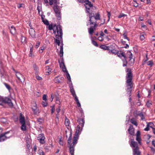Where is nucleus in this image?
Returning <instances> with one entry per match:
<instances>
[{"label":"nucleus","instance_id":"1","mask_svg":"<svg viewBox=\"0 0 155 155\" xmlns=\"http://www.w3.org/2000/svg\"><path fill=\"white\" fill-rule=\"evenodd\" d=\"M48 28L49 30H53V33L55 35V38H54V42L58 45H60V41L62 40L63 33L62 29L60 25H56L51 24L48 25Z\"/></svg>","mask_w":155,"mask_h":155},{"label":"nucleus","instance_id":"2","mask_svg":"<svg viewBox=\"0 0 155 155\" xmlns=\"http://www.w3.org/2000/svg\"><path fill=\"white\" fill-rule=\"evenodd\" d=\"M126 71L127 72L126 76L127 94L128 96L130 97L131 95L132 88L133 86L132 81L133 74L130 69L127 68Z\"/></svg>","mask_w":155,"mask_h":155},{"label":"nucleus","instance_id":"3","mask_svg":"<svg viewBox=\"0 0 155 155\" xmlns=\"http://www.w3.org/2000/svg\"><path fill=\"white\" fill-rule=\"evenodd\" d=\"M79 127V126H77L74 136L73 138V142L71 143L72 133L71 131L70 132L69 137L68 140V146L75 147L77 143V141L79 138V135L81 134V132L83 129V128Z\"/></svg>","mask_w":155,"mask_h":155},{"label":"nucleus","instance_id":"4","mask_svg":"<svg viewBox=\"0 0 155 155\" xmlns=\"http://www.w3.org/2000/svg\"><path fill=\"white\" fill-rule=\"evenodd\" d=\"M130 146L132 148L133 155H140L141 152L140 151L137 143L132 139L130 143Z\"/></svg>","mask_w":155,"mask_h":155},{"label":"nucleus","instance_id":"5","mask_svg":"<svg viewBox=\"0 0 155 155\" xmlns=\"http://www.w3.org/2000/svg\"><path fill=\"white\" fill-rule=\"evenodd\" d=\"M2 102L7 104L11 108L13 106V104L10 98L7 97L3 98L0 96V105L2 104Z\"/></svg>","mask_w":155,"mask_h":155},{"label":"nucleus","instance_id":"6","mask_svg":"<svg viewBox=\"0 0 155 155\" xmlns=\"http://www.w3.org/2000/svg\"><path fill=\"white\" fill-rule=\"evenodd\" d=\"M45 137L43 134H38L37 137V140L39 141L40 143L41 144H44L45 143Z\"/></svg>","mask_w":155,"mask_h":155},{"label":"nucleus","instance_id":"7","mask_svg":"<svg viewBox=\"0 0 155 155\" xmlns=\"http://www.w3.org/2000/svg\"><path fill=\"white\" fill-rule=\"evenodd\" d=\"M89 17V20L88 22H87V25L88 26L89 25H94L95 23H96L94 21L96 20L94 19V16H92V14H91L88 16Z\"/></svg>","mask_w":155,"mask_h":155},{"label":"nucleus","instance_id":"8","mask_svg":"<svg viewBox=\"0 0 155 155\" xmlns=\"http://www.w3.org/2000/svg\"><path fill=\"white\" fill-rule=\"evenodd\" d=\"M110 47L108 53L110 54L112 53L113 54L116 55L117 54L118 50L114 49V46L113 45H110Z\"/></svg>","mask_w":155,"mask_h":155},{"label":"nucleus","instance_id":"9","mask_svg":"<svg viewBox=\"0 0 155 155\" xmlns=\"http://www.w3.org/2000/svg\"><path fill=\"white\" fill-rule=\"evenodd\" d=\"M16 75L18 79L22 83L24 82L25 78L24 76L19 72H15Z\"/></svg>","mask_w":155,"mask_h":155},{"label":"nucleus","instance_id":"10","mask_svg":"<svg viewBox=\"0 0 155 155\" xmlns=\"http://www.w3.org/2000/svg\"><path fill=\"white\" fill-rule=\"evenodd\" d=\"M69 87L70 89V91L73 97L74 98V99L78 98L75 94L72 83L70 84Z\"/></svg>","mask_w":155,"mask_h":155},{"label":"nucleus","instance_id":"11","mask_svg":"<svg viewBox=\"0 0 155 155\" xmlns=\"http://www.w3.org/2000/svg\"><path fill=\"white\" fill-rule=\"evenodd\" d=\"M97 26V24L96 23H95L93 26H91L89 28H88L89 33L91 35L96 29V27Z\"/></svg>","mask_w":155,"mask_h":155},{"label":"nucleus","instance_id":"12","mask_svg":"<svg viewBox=\"0 0 155 155\" xmlns=\"http://www.w3.org/2000/svg\"><path fill=\"white\" fill-rule=\"evenodd\" d=\"M77 122L78 123V125L77 126H79V127L83 128L85 123L84 119H79L77 120Z\"/></svg>","mask_w":155,"mask_h":155},{"label":"nucleus","instance_id":"13","mask_svg":"<svg viewBox=\"0 0 155 155\" xmlns=\"http://www.w3.org/2000/svg\"><path fill=\"white\" fill-rule=\"evenodd\" d=\"M58 62L59 64L60 67L62 69V71H66L67 69L66 68L64 64L63 59L62 58L61 62H60V60H59Z\"/></svg>","mask_w":155,"mask_h":155},{"label":"nucleus","instance_id":"14","mask_svg":"<svg viewBox=\"0 0 155 155\" xmlns=\"http://www.w3.org/2000/svg\"><path fill=\"white\" fill-rule=\"evenodd\" d=\"M7 134V133H5L0 135V142L4 141L9 138L6 136V134Z\"/></svg>","mask_w":155,"mask_h":155},{"label":"nucleus","instance_id":"15","mask_svg":"<svg viewBox=\"0 0 155 155\" xmlns=\"http://www.w3.org/2000/svg\"><path fill=\"white\" fill-rule=\"evenodd\" d=\"M128 131L130 134L131 135H134V129L132 125H130L128 129Z\"/></svg>","mask_w":155,"mask_h":155},{"label":"nucleus","instance_id":"16","mask_svg":"<svg viewBox=\"0 0 155 155\" xmlns=\"http://www.w3.org/2000/svg\"><path fill=\"white\" fill-rule=\"evenodd\" d=\"M19 121L21 124L25 123V117L21 113L19 114Z\"/></svg>","mask_w":155,"mask_h":155},{"label":"nucleus","instance_id":"17","mask_svg":"<svg viewBox=\"0 0 155 155\" xmlns=\"http://www.w3.org/2000/svg\"><path fill=\"white\" fill-rule=\"evenodd\" d=\"M117 54L116 55L120 58H121L122 57H123L124 59L126 58V56L125 53L123 52H122L121 53H120L119 51H118Z\"/></svg>","mask_w":155,"mask_h":155},{"label":"nucleus","instance_id":"18","mask_svg":"<svg viewBox=\"0 0 155 155\" xmlns=\"http://www.w3.org/2000/svg\"><path fill=\"white\" fill-rule=\"evenodd\" d=\"M9 29L10 30L11 33L13 35H14L16 32L15 28L13 26H11L10 27H9Z\"/></svg>","mask_w":155,"mask_h":155},{"label":"nucleus","instance_id":"19","mask_svg":"<svg viewBox=\"0 0 155 155\" xmlns=\"http://www.w3.org/2000/svg\"><path fill=\"white\" fill-rule=\"evenodd\" d=\"M69 148V153L71 155H74V147L68 146Z\"/></svg>","mask_w":155,"mask_h":155},{"label":"nucleus","instance_id":"20","mask_svg":"<svg viewBox=\"0 0 155 155\" xmlns=\"http://www.w3.org/2000/svg\"><path fill=\"white\" fill-rule=\"evenodd\" d=\"M86 5L88 7H91L93 6V4L89 0H87L85 2L84 6H85Z\"/></svg>","mask_w":155,"mask_h":155},{"label":"nucleus","instance_id":"21","mask_svg":"<svg viewBox=\"0 0 155 155\" xmlns=\"http://www.w3.org/2000/svg\"><path fill=\"white\" fill-rule=\"evenodd\" d=\"M100 48L104 50H108L109 51L110 48V46H106L105 45H102L100 46Z\"/></svg>","mask_w":155,"mask_h":155},{"label":"nucleus","instance_id":"22","mask_svg":"<svg viewBox=\"0 0 155 155\" xmlns=\"http://www.w3.org/2000/svg\"><path fill=\"white\" fill-rule=\"evenodd\" d=\"M63 44L60 46V57H62L63 55Z\"/></svg>","mask_w":155,"mask_h":155},{"label":"nucleus","instance_id":"23","mask_svg":"<svg viewBox=\"0 0 155 155\" xmlns=\"http://www.w3.org/2000/svg\"><path fill=\"white\" fill-rule=\"evenodd\" d=\"M130 122L134 125L137 126L138 124L135 120V118H133L130 120Z\"/></svg>","mask_w":155,"mask_h":155},{"label":"nucleus","instance_id":"24","mask_svg":"<svg viewBox=\"0 0 155 155\" xmlns=\"http://www.w3.org/2000/svg\"><path fill=\"white\" fill-rule=\"evenodd\" d=\"M29 34L32 37L34 38L35 37V30L32 29H31V30L29 31Z\"/></svg>","mask_w":155,"mask_h":155},{"label":"nucleus","instance_id":"25","mask_svg":"<svg viewBox=\"0 0 155 155\" xmlns=\"http://www.w3.org/2000/svg\"><path fill=\"white\" fill-rule=\"evenodd\" d=\"M64 124L66 127H69L70 124L69 120L66 117H65Z\"/></svg>","mask_w":155,"mask_h":155},{"label":"nucleus","instance_id":"26","mask_svg":"<svg viewBox=\"0 0 155 155\" xmlns=\"http://www.w3.org/2000/svg\"><path fill=\"white\" fill-rule=\"evenodd\" d=\"M64 72H65L66 73V76L68 79V80L69 81H71V78L70 76L68 73V71L66 70V71H63Z\"/></svg>","mask_w":155,"mask_h":155},{"label":"nucleus","instance_id":"27","mask_svg":"<svg viewBox=\"0 0 155 155\" xmlns=\"http://www.w3.org/2000/svg\"><path fill=\"white\" fill-rule=\"evenodd\" d=\"M85 8H86V12L87 13H88V15H87L88 16L89 15H90L91 14H92V13L91 12H90V7H88L86 5L85 6Z\"/></svg>","mask_w":155,"mask_h":155},{"label":"nucleus","instance_id":"28","mask_svg":"<svg viewBox=\"0 0 155 155\" xmlns=\"http://www.w3.org/2000/svg\"><path fill=\"white\" fill-rule=\"evenodd\" d=\"M33 68L35 71V74H38V68L37 66L35 64H34L33 65Z\"/></svg>","mask_w":155,"mask_h":155},{"label":"nucleus","instance_id":"29","mask_svg":"<svg viewBox=\"0 0 155 155\" xmlns=\"http://www.w3.org/2000/svg\"><path fill=\"white\" fill-rule=\"evenodd\" d=\"M53 9L55 14L60 12V11L59 10V8L57 5H55L53 7Z\"/></svg>","mask_w":155,"mask_h":155},{"label":"nucleus","instance_id":"30","mask_svg":"<svg viewBox=\"0 0 155 155\" xmlns=\"http://www.w3.org/2000/svg\"><path fill=\"white\" fill-rule=\"evenodd\" d=\"M41 19L42 22L44 23L45 24L47 25H49V21L47 20L46 19H44L42 16L41 17Z\"/></svg>","mask_w":155,"mask_h":155},{"label":"nucleus","instance_id":"31","mask_svg":"<svg viewBox=\"0 0 155 155\" xmlns=\"http://www.w3.org/2000/svg\"><path fill=\"white\" fill-rule=\"evenodd\" d=\"M34 114L35 115H38L40 113V111L38 108L36 109H34L32 110Z\"/></svg>","mask_w":155,"mask_h":155},{"label":"nucleus","instance_id":"32","mask_svg":"<svg viewBox=\"0 0 155 155\" xmlns=\"http://www.w3.org/2000/svg\"><path fill=\"white\" fill-rule=\"evenodd\" d=\"M94 18L95 20H100V17L99 13V12H98L97 14H96L95 16H94Z\"/></svg>","mask_w":155,"mask_h":155},{"label":"nucleus","instance_id":"33","mask_svg":"<svg viewBox=\"0 0 155 155\" xmlns=\"http://www.w3.org/2000/svg\"><path fill=\"white\" fill-rule=\"evenodd\" d=\"M127 54L128 55H129V58L130 59V61L134 59L133 58V54L130 51H127Z\"/></svg>","mask_w":155,"mask_h":155},{"label":"nucleus","instance_id":"34","mask_svg":"<svg viewBox=\"0 0 155 155\" xmlns=\"http://www.w3.org/2000/svg\"><path fill=\"white\" fill-rule=\"evenodd\" d=\"M58 76L56 77L54 79V81L56 83H61V81L58 78Z\"/></svg>","mask_w":155,"mask_h":155},{"label":"nucleus","instance_id":"35","mask_svg":"<svg viewBox=\"0 0 155 155\" xmlns=\"http://www.w3.org/2000/svg\"><path fill=\"white\" fill-rule=\"evenodd\" d=\"M3 84L5 85L6 87L8 90L9 91H10V90L12 89L11 87L10 86L6 83H3Z\"/></svg>","mask_w":155,"mask_h":155},{"label":"nucleus","instance_id":"36","mask_svg":"<svg viewBox=\"0 0 155 155\" xmlns=\"http://www.w3.org/2000/svg\"><path fill=\"white\" fill-rule=\"evenodd\" d=\"M44 119L42 118H39L37 119V121L39 123V124H41L43 123Z\"/></svg>","mask_w":155,"mask_h":155},{"label":"nucleus","instance_id":"37","mask_svg":"<svg viewBox=\"0 0 155 155\" xmlns=\"http://www.w3.org/2000/svg\"><path fill=\"white\" fill-rule=\"evenodd\" d=\"M147 65L148 66H150L151 67H152L153 65V63L152 61H149L146 62Z\"/></svg>","mask_w":155,"mask_h":155},{"label":"nucleus","instance_id":"38","mask_svg":"<svg viewBox=\"0 0 155 155\" xmlns=\"http://www.w3.org/2000/svg\"><path fill=\"white\" fill-rule=\"evenodd\" d=\"M22 126L21 127V130L23 131H25L26 130V127L25 125V123L22 124Z\"/></svg>","mask_w":155,"mask_h":155},{"label":"nucleus","instance_id":"39","mask_svg":"<svg viewBox=\"0 0 155 155\" xmlns=\"http://www.w3.org/2000/svg\"><path fill=\"white\" fill-rule=\"evenodd\" d=\"M21 42L22 43H24V44L26 43V38L25 37L21 36Z\"/></svg>","mask_w":155,"mask_h":155},{"label":"nucleus","instance_id":"40","mask_svg":"<svg viewBox=\"0 0 155 155\" xmlns=\"http://www.w3.org/2000/svg\"><path fill=\"white\" fill-rule=\"evenodd\" d=\"M137 115L141 117V120H143L145 119L144 116L142 112L138 114Z\"/></svg>","mask_w":155,"mask_h":155},{"label":"nucleus","instance_id":"41","mask_svg":"<svg viewBox=\"0 0 155 155\" xmlns=\"http://www.w3.org/2000/svg\"><path fill=\"white\" fill-rule=\"evenodd\" d=\"M55 15L57 19L58 20H60L61 18L60 12L58 13H56Z\"/></svg>","mask_w":155,"mask_h":155},{"label":"nucleus","instance_id":"42","mask_svg":"<svg viewBox=\"0 0 155 155\" xmlns=\"http://www.w3.org/2000/svg\"><path fill=\"white\" fill-rule=\"evenodd\" d=\"M134 61V59H133L132 60L130 61V60L128 61V64L130 66H132L133 65Z\"/></svg>","mask_w":155,"mask_h":155},{"label":"nucleus","instance_id":"43","mask_svg":"<svg viewBox=\"0 0 155 155\" xmlns=\"http://www.w3.org/2000/svg\"><path fill=\"white\" fill-rule=\"evenodd\" d=\"M45 68L47 72L49 73L51 71V69L50 68L49 66H46Z\"/></svg>","mask_w":155,"mask_h":155},{"label":"nucleus","instance_id":"44","mask_svg":"<svg viewBox=\"0 0 155 155\" xmlns=\"http://www.w3.org/2000/svg\"><path fill=\"white\" fill-rule=\"evenodd\" d=\"M75 101L76 102L77 105L78 107H80L81 106V105L80 103L79 100L78 98L74 99Z\"/></svg>","mask_w":155,"mask_h":155},{"label":"nucleus","instance_id":"45","mask_svg":"<svg viewBox=\"0 0 155 155\" xmlns=\"http://www.w3.org/2000/svg\"><path fill=\"white\" fill-rule=\"evenodd\" d=\"M92 44L94 45L96 47L98 46V45L97 44L96 41H95L92 40Z\"/></svg>","mask_w":155,"mask_h":155},{"label":"nucleus","instance_id":"46","mask_svg":"<svg viewBox=\"0 0 155 155\" xmlns=\"http://www.w3.org/2000/svg\"><path fill=\"white\" fill-rule=\"evenodd\" d=\"M124 64L123 65V67H125L127 65V62L126 60V58L124 59V60L123 61Z\"/></svg>","mask_w":155,"mask_h":155},{"label":"nucleus","instance_id":"47","mask_svg":"<svg viewBox=\"0 0 155 155\" xmlns=\"http://www.w3.org/2000/svg\"><path fill=\"white\" fill-rule=\"evenodd\" d=\"M51 114H52L54 112L55 110V107L54 106H51Z\"/></svg>","mask_w":155,"mask_h":155},{"label":"nucleus","instance_id":"48","mask_svg":"<svg viewBox=\"0 0 155 155\" xmlns=\"http://www.w3.org/2000/svg\"><path fill=\"white\" fill-rule=\"evenodd\" d=\"M56 102L57 104H59L60 103V102L59 101V98L58 97H56Z\"/></svg>","mask_w":155,"mask_h":155},{"label":"nucleus","instance_id":"49","mask_svg":"<svg viewBox=\"0 0 155 155\" xmlns=\"http://www.w3.org/2000/svg\"><path fill=\"white\" fill-rule=\"evenodd\" d=\"M136 140L139 143H140L141 139L140 137H136Z\"/></svg>","mask_w":155,"mask_h":155},{"label":"nucleus","instance_id":"50","mask_svg":"<svg viewBox=\"0 0 155 155\" xmlns=\"http://www.w3.org/2000/svg\"><path fill=\"white\" fill-rule=\"evenodd\" d=\"M42 104L44 107H46L47 106L48 104L47 102L44 101H43Z\"/></svg>","mask_w":155,"mask_h":155},{"label":"nucleus","instance_id":"51","mask_svg":"<svg viewBox=\"0 0 155 155\" xmlns=\"http://www.w3.org/2000/svg\"><path fill=\"white\" fill-rule=\"evenodd\" d=\"M149 124H147V126L144 129V130L145 131H149L150 130V128H149Z\"/></svg>","mask_w":155,"mask_h":155},{"label":"nucleus","instance_id":"52","mask_svg":"<svg viewBox=\"0 0 155 155\" xmlns=\"http://www.w3.org/2000/svg\"><path fill=\"white\" fill-rule=\"evenodd\" d=\"M123 36L124 39H127L128 41L130 40L129 38L127 37V35L125 33L123 34Z\"/></svg>","mask_w":155,"mask_h":155},{"label":"nucleus","instance_id":"53","mask_svg":"<svg viewBox=\"0 0 155 155\" xmlns=\"http://www.w3.org/2000/svg\"><path fill=\"white\" fill-rule=\"evenodd\" d=\"M152 105L151 103L149 102V101H147L146 104V105L147 107H150V106Z\"/></svg>","mask_w":155,"mask_h":155},{"label":"nucleus","instance_id":"54","mask_svg":"<svg viewBox=\"0 0 155 155\" xmlns=\"http://www.w3.org/2000/svg\"><path fill=\"white\" fill-rule=\"evenodd\" d=\"M31 108H32V110H34V109H36L38 108L37 107V104H36V103H35L34 104V105H33V107H32Z\"/></svg>","mask_w":155,"mask_h":155},{"label":"nucleus","instance_id":"55","mask_svg":"<svg viewBox=\"0 0 155 155\" xmlns=\"http://www.w3.org/2000/svg\"><path fill=\"white\" fill-rule=\"evenodd\" d=\"M148 59H149L148 57V54H146V58L144 60V63H146V62L147 61Z\"/></svg>","mask_w":155,"mask_h":155},{"label":"nucleus","instance_id":"56","mask_svg":"<svg viewBox=\"0 0 155 155\" xmlns=\"http://www.w3.org/2000/svg\"><path fill=\"white\" fill-rule=\"evenodd\" d=\"M125 16H126V15L124 14H121L118 16V18H120L122 17H124Z\"/></svg>","mask_w":155,"mask_h":155},{"label":"nucleus","instance_id":"57","mask_svg":"<svg viewBox=\"0 0 155 155\" xmlns=\"http://www.w3.org/2000/svg\"><path fill=\"white\" fill-rule=\"evenodd\" d=\"M32 46L31 47H30V54H29V56H32V52H33V50L32 49Z\"/></svg>","mask_w":155,"mask_h":155},{"label":"nucleus","instance_id":"58","mask_svg":"<svg viewBox=\"0 0 155 155\" xmlns=\"http://www.w3.org/2000/svg\"><path fill=\"white\" fill-rule=\"evenodd\" d=\"M60 106L58 107L56 109V111L58 114H59V113L60 111Z\"/></svg>","mask_w":155,"mask_h":155},{"label":"nucleus","instance_id":"59","mask_svg":"<svg viewBox=\"0 0 155 155\" xmlns=\"http://www.w3.org/2000/svg\"><path fill=\"white\" fill-rule=\"evenodd\" d=\"M37 9L38 11V12L39 14H40L41 10V8L39 6H38L37 7Z\"/></svg>","mask_w":155,"mask_h":155},{"label":"nucleus","instance_id":"60","mask_svg":"<svg viewBox=\"0 0 155 155\" xmlns=\"http://www.w3.org/2000/svg\"><path fill=\"white\" fill-rule=\"evenodd\" d=\"M42 98L43 100L46 101L47 100V95L45 94L43 95Z\"/></svg>","mask_w":155,"mask_h":155},{"label":"nucleus","instance_id":"61","mask_svg":"<svg viewBox=\"0 0 155 155\" xmlns=\"http://www.w3.org/2000/svg\"><path fill=\"white\" fill-rule=\"evenodd\" d=\"M98 40L101 41H103L104 40L103 38L101 36H99L98 38Z\"/></svg>","mask_w":155,"mask_h":155},{"label":"nucleus","instance_id":"62","mask_svg":"<svg viewBox=\"0 0 155 155\" xmlns=\"http://www.w3.org/2000/svg\"><path fill=\"white\" fill-rule=\"evenodd\" d=\"M140 132L139 131H137L136 134V137H140Z\"/></svg>","mask_w":155,"mask_h":155},{"label":"nucleus","instance_id":"63","mask_svg":"<svg viewBox=\"0 0 155 155\" xmlns=\"http://www.w3.org/2000/svg\"><path fill=\"white\" fill-rule=\"evenodd\" d=\"M36 78L38 80H42V78H41V77H40L38 75L36 76Z\"/></svg>","mask_w":155,"mask_h":155},{"label":"nucleus","instance_id":"64","mask_svg":"<svg viewBox=\"0 0 155 155\" xmlns=\"http://www.w3.org/2000/svg\"><path fill=\"white\" fill-rule=\"evenodd\" d=\"M140 38L141 40L143 41L145 37L143 35H140Z\"/></svg>","mask_w":155,"mask_h":155}]
</instances>
